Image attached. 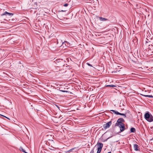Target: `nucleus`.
<instances>
[{
	"mask_svg": "<svg viewBox=\"0 0 153 153\" xmlns=\"http://www.w3.org/2000/svg\"><path fill=\"white\" fill-rule=\"evenodd\" d=\"M144 118L148 122H152L153 121V117L149 112L145 113Z\"/></svg>",
	"mask_w": 153,
	"mask_h": 153,
	"instance_id": "nucleus-1",
	"label": "nucleus"
},
{
	"mask_svg": "<svg viewBox=\"0 0 153 153\" xmlns=\"http://www.w3.org/2000/svg\"><path fill=\"white\" fill-rule=\"evenodd\" d=\"M115 126H118L119 128H120V131L119 132V133H120L121 132L123 131L126 129L125 124L124 123H122L121 124H119L118 125H115Z\"/></svg>",
	"mask_w": 153,
	"mask_h": 153,
	"instance_id": "nucleus-2",
	"label": "nucleus"
},
{
	"mask_svg": "<svg viewBox=\"0 0 153 153\" xmlns=\"http://www.w3.org/2000/svg\"><path fill=\"white\" fill-rule=\"evenodd\" d=\"M112 123L111 121H110L109 122L107 123L106 124H104L103 126L104 128L106 129L107 128H109L110 126L111 125Z\"/></svg>",
	"mask_w": 153,
	"mask_h": 153,
	"instance_id": "nucleus-3",
	"label": "nucleus"
},
{
	"mask_svg": "<svg viewBox=\"0 0 153 153\" xmlns=\"http://www.w3.org/2000/svg\"><path fill=\"white\" fill-rule=\"evenodd\" d=\"M125 122L124 120L122 118H120L117 120V123L115 125H118L119 124L123 123Z\"/></svg>",
	"mask_w": 153,
	"mask_h": 153,
	"instance_id": "nucleus-4",
	"label": "nucleus"
},
{
	"mask_svg": "<svg viewBox=\"0 0 153 153\" xmlns=\"http://www.w3.org/2000/svg\"><path fill=\"white\" fill-rule=\"evenodd\" d=\"M7 15L9 16H12L13 15V14L12 13H9L8 12H7L6 11L4 13H3L2 14H1V16H3L4 15Z\"/></svg>",
	"mask_w": 153,
	"mask_h": 153,
	"instance_id": "nucleus-5",
	"label": "nucleus"
},
{
	"mask_svg": "<svg viewBox=\"0 0 153 153\" xmlns=\"http://www.w3.org/2000/svg\"><path fill=\"white\" fill-rule=\"evenodd\" d=\"M97 145L98 147L97 149H102L103 146V144L102 143L98 142L97 144Z\"/></svg>",
	"mask_w": 153,
	"mask_h": 153,
	"instance_id": "nucleus-6",
	"label": "nucleus"
},
{
	"mask_svg": "<svg viewBox=\"0 0 153 153\" xmlns=\"http://www.w3.org/2000/svg\"><path fill=\"white\" fill-rule=\"evenodd\" d=\"M134 148L135 151L139 150V147L138 146L137 144H134Z\"/></svg>",
	"mask_w": 153,
	"mask_h": 153,
	"instance_id": "nucleus-7",
	"label": "nucleus"
},
{
	"mask_svg": "<svg viewBox=\"0 0 153 153\" xmlns=\"http://www.w3.org/2000/svg\"><path fill=\"white\" fill-rule=\"evenodd\" d=\"M99 19L101 21H105L108 20V19L101 17H100Z\"/></svg>",
	"mask_w": 153,
	"mask_h": 153,
	"instance_id": "nucleus-8",
	"label": "nucleus"
},
{
	"mask_svg": "<svg viewBox=\"0 0 153 153\" xmlns=\"http://www.w3.org/2000/svg\"><path fill=\"white\" fill-rule=\"evenodd\" d=\"M110 111H112L115 114L118 115V114H119V112L117 111L113 110H111Z\"/></svg>",
	"mask_w": 153,
	"mask_h": 153,
	"instance_id": "nucleus-9",
	"label": "nucleus"
},
{
	"mask_svg": "<svg viewBox=\"0 0 153 153\" xmlns=\"http://www.w3.org/2000/svg\"><path fill=\"white\" fill-rule=\"evenodd\" d=\"M64 42H65L66 46L69 47L70 46V44L68 42L66 41H64Z\"/></svg>",
	"mask_w": 153,
	"mask_h": 153,
	"instance_id": "nucleus-10",
	"label": "nucleus"
},
{
	"mask_svg": "<svg viewBox=\"0 0 153 153\" xmlns=\"http://www.w3.org/2000/svg\"><path fill=\"white\" fill-rule=\"evenodd\" d=\"M130 131L131 132H134L135 131V129L134 128H131L130 129Z\"/></svg>",
	"mask_w": 153,
	"mask_h": 153,
	"instance_id": "nucleus-11",
	"label": "nucleus"
},
{
	"mask_svg": "<svg viewBox=\"0 0 153 153\" xmlns=\"http://www.w3.org/2000/svg\"><path fill=\"white\" fill-rule=\"evenodd\" d=\"M20 150L25 153H27V152H26L25 150L23 148L21 147L20 148Z\"/></svg>",
	"mask_w": 153,
	"mask_h": 153,
	"instance_id": "nucleus-12",
	"label": "nucleus"
},
{
	"mask_svg": "<svg viewBox=\"0 0 153 153\" xmlns=\"http://www.w3.org/2000/svg\"><path fill=\"white\" fill-rule=\"evenodd\" d=\"M143 96L145 97H151V98H153V96L152 95H143Z\"/></svg>",
	"mask_w": 153,
	"mask_h": 153,
	"instance_id": "nucleus-13",
	"label": "nucleus"
},
{
	"mask_svg": "<svg viewBox=\"0 0 153 153\" xmlns=\"http://www.w3.org/2000/svg\"><path fill=\"white\" fill-rule=\"evenodd\" d=\"M118 115H121L123 116H124V118L126 117V114L121 113H119V114H118Z\"/></svg>",
	"mask_w": 153,
	"mask_h": 153,
	"instance_id": "nucleus-14",
	"label": "nucleus"
},
{
	"mask_svg": "<svg viewBox=\"0 0 153 153\" xmlns=\"http://www.w3.org/2000/svg\"><path fill=\"white\" fill-rule=\"evenodd\" d=\"M106 87H116L117 86L114 85H108L106 86Z\"/></svg>",
	"mask_w": 153,
	"mask_h": 153,
	"instance_id": "nucleus-15",
	"label": "nucleus"
},
{
	"mask_svg": "<svg viewBox=\"0 0 153 153\" xmlns=\"http://www.w3.org/2000/svg\"><path fill=\"white\" fill-rule=\"evenodd\" d=\"M59 90L61 91V92H66V93H68V91H65V90H60V88H59Z\"/></svg>",
	"mask_w": 153,
	"mask_h": 153,
	"instance_id": "nucleus-16",
	"label": "nucleus"
},
{
	"mask_svg": "<svg viewBox=\"0 0 153 153\" xmlns=\"http://www.w3.org/2000/svg\"><path fill=\"white\" fill-rule=\"evenodd\" d=\"M102 149H97V153H100L101 152Z\"/></svg>",
	"mask_w": 153,
	"mask_h": 153,
	"instance_id": "nucleus-17",
	"label": "nucleus"
},
{
	"mask_svg": "<svg viewBox=\"0 0 153 153\" xmlns=\"http://www.w3.org/2000/svg\"><path fill=\"white\" fill-rule=\"evenodd\" d=\"M65 42H63L62 43V46L63 47H65Z\"/></svg>",
	"mask_w": 153,
	"mask_h": 153,
	"instance_id": "nucleus-18",
	"label": "nucleus"
},
{
	"mask_svg": "<svg viewBox=\"0 0 153 153\" xmlns=\"http://www.w3.org/2000/svg\"><path fill=\"white\" fill-rule=\"evenodd\" d=\"M94 148L90 152V153H94Z\"/></svg>",
	"mask_w": 153,
	"mask_h": 153,
	"instance_id": "nucleus-19",
	"label": "nucleus"
},
{
	"mask_svg": "<svg viewBox=\"0 0 153 153\" xmlns=\"http://www.w3.org/2000/svg\"><path fill=\"white\" fill-rule=\"evenodd\" d=\"M74 148L71 149L69 150L68 152H71L73 150H74Z\"/></svg>",
	"mask_w": 153,
	"mask_h": 153,
	"instance_id": "nucleus-20",
	"label": "nucleus"
},
{
	"mask_svg": "<svg viewBox=\"0 0 153 153\" xmlns=\"http://www.w3.org/2000/svg\"><path fill=\"white\" fill-rule=\"evenodd\" d=\"M68 4L67 3L63 5L65 7H67L68 6Z\"/></svg>",
	"mask_w": 153,
	"mask_h": 153,
	"instance_id": "nucleus-21",
	"label": "nucleus"
},
{
	"mask_svg": "<svg viewBox=\"0 0 153 153\" xmlns=\"http://www.w3.org/2000/svg\"><path fill=\"white\" fill-rule=\"evenodd\" d=\"M1 116H4V117H5L6 118H7L8 119H9V120H10V119H9V118H7V117H6L4 116H3V115H1Z\"/></svg>",
	"mask_w": 153,
	"mask_h": 153,
	"instance_id": "nucleus-22",
	"label": "nucleus"
},
{
	"mask_svg": "<svg viewBox=\"0 0 153 153\" xmlns=\"http://www.w3.org/2000/svg\"><path fill=\"white\" fill-rule=\"evenodd\" d=\"M87 64L89 66H91V64L89 63H87Z\"/></svg>",
	"mask_w": 153,
	"mask_h": 153,
	"instance_id": "nucleus-23",
	"label": "nucleus"
},
{
	"mask_svg": "<svg viewBox=\"0 0 153 153\" xmlns=\"http://www.w3.org/2000/svg\"><path fill=\"white\" fill-rule=\"evenodd\" d=\"M55 62L56 63L57 62H59L57 61V60H56V61H55Z\"/></svg>",
	"mask_w": 153,
	"mask_h": 153,
	"instance_id": "nucleus-24",
	"label": "nucleus"
},
{
	"mask_svg": "<svg viewBox=\"0 0 153 153\" xmlns=\"http://www.w3.org/2000/svg\"><path fill=\"white\" fill-rule=\"evenodd\" d=\"M56 106H57V107H58V108H59V107L58 106H57V105H56Z\"/></svg>",
	"mask_w": 153,
	"mask_h": 153,
	"instance_id": "nucleus-25",
	"label": "nucleus"
},
{
	"mask_svg": "<svg viewBox=\"0 0 153 153\" xmlns=\"http://www.w3.org/2000/svg\"><path fill=\"white\" fill-rule=\"evenodd\" d=\"M146 11H147V9H146Z\"/></svg>",
	"mask_w": 153,
	"mask_h": 153,
	"instance_id": "nucleus-26",
	"label": "nucleus"
},
{
	"mask_svg": "<svg viewBox=\"0 0 153 153\" xmlns=\"http://www.w3.org/2000/svg\"><path fill=\"white\" fill-rule=\"evenodd\" d=\"M108 153H111V152H108Z\"/></svg>",
	"mask_w": 153,
	"mask_h": 153,
	"instance_id": "nucleus-27",
	"label": "nucleus"
},
{
	"mask_svg": "<svg viewBox=\"0 0 153 153\" xmlns=\"http://www.w3.org/2000/svg\"><path fill=\"white\" fill-rule=\"evenodd\" d=\"M62 11H64L63 10H62Z\"/></svg>",
	"mask_w": 153,
	"mask_h": 153,
	"instance_id": "nucleus-28",
	"label": "nucleus"
},
{
	"mask_svg": "<svg viewBox=\"0 0 153 153\" xmlns=\"http://www.w3.org/2000/svg\"><path fill=\"white\" fill-rule=\"evenodd\" d=\"M152 53H153V51L152 52Z\"/></svg>",
	"mask_w": 153,
	"mask_h": 153,
	"instance_id": "nucleus-29",
	"label": "nucleus"
}]
</instances>
